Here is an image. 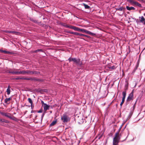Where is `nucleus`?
<instances>
[{
    "mask_svg": "<svg viewBox=\"0 0 145 145\" xmlns=\"http://www.w3.org/2000/svg\"><path fill=\"white\" fill-rule=\"evenodd\" d=\"M127 1L129 2L131 5H136L139 7H141V4L139 3L138 2L133 0H127Z\"/></svg>",
    "mask_w": 145,
    "mask_h": 145,
    "instance_id": "nucleus-1",
    "label": "nucleus"
},
{
    "mask_svg": "<svg viewBox=\"0 0 145 145\" xmlns=\"http://www.w3.org/2000/svg\"><path fill=\"white\" fill-rule=\"evenodd\" d=\"M72 61L74 63L77 65H79L80 66H81L82 65V62L80 61V60L79 59L72 58Z\"/></svg>",
    "mask_w": 145,
    "mask_h": 145,
    "instance_id": "nucleus-2",
    "label": "nucleus"
},
{
    "mask_svg": "<svg viewBox=\"0 0 145 145\" xmlns=\"http://www.w3.org/2000/svg\"><path fill=\"white\" fill-rule=\"evenodd\" d=\"M61 119L64 122H67L69 120V118L66 114H64L61 117Z\"/></svg>",
    "mask_w": 145,
    "mask_h": 145,
    "instance_id": "nucleus-3",
    "label": "nucleus"
},
{
    "mask_svg": "<svg viewBox=\"0 0 145 145\" xmlns=\"http://www.w3.org/2000/svg\"><path fill=\"white\" fill-rule=\"evenodd\" d=\"M133 93L132 91L129 95L126 100V101L129 102L132 100L133 99Z\"/></svg>",
    "mask_w": 145,
    "mask_h": 145,
    "instance_id": "nucleus-4",
    "label": "nucleus"
},
{
    "mask_svg": "<svg viewBox=\"0 0 145 145\" xmlns=\"http://www.w3.org/2000/svg\"><path fill=\"white\" fill-rule=\"evenodd\" d=\"M121 129V128H120L119 130L115 133V137L114 138H115L116 139L120 140V137L119 135V133H120V131Z\"/></svg>",
    "mask_w": 145,
    "mask_h": 145,
    "instance_id": "nucleus-5",
    "label": "nucleus"
},
{
    "mask_svg": "<svg viewBox=\"0 0 145 145\" xmlns=\"http://www.w3.org/2000/svg\"><path fill=\"white\" fill-rule=\"evenodd\" d=\"M69 28L73 29L75 31H80V28L75 26L70 25Z\"/></svg>",
    "mask_w": 145,
    "mask_h": 145,
    "instance_id": "nucleus-6",
    "label": "nucleus"
},
{
    "mask_svg": "<svg viewBox=\"0 0 145 145\" xmlns=\"http://www.w3.org/2000/svg\"><path fill=\"white\" fill-rule=\"evenodd\" d=\"M140 62V59L139 58L137 61V64H136V66H135V67L134 69V70H133V72H135V71H136V70L138 68V67L139 66Z\"/></svg>",
    "mask_w": 145,
    "mask_h": 145,
    "instance_id": "nucleus-7",
    "label": "nucleus"
},
{
    "mask_svg": "<svg viewBox=\"0 0 145 145\" xmlns=\"http://www.w3.org/2000/svg\"><path fill=\"white\" fill-rule=\"evenodd\" d=\"M119 140L116 139L115 138H114L113 141V145H118Z\"/></svg>",
    "mask_w": 145,
    "mask_h": 145,
    "instance_id": "nucleus-8",
    "label": "nucleus"
},
{
    "mask_svg": "<svg viewBox=\"0 0 145 145\" xmlns=\"http://www.w3.org/2000/svg\"><path fill=\"white\" fill-rule=\"evenodd\" d=\"M5 31L6 33H12L16 35H17L18 34V32H16L13 31L6 30Z\"/></svg>",
    "mask_w": 145,
    "mask_h": 145,
    "instance_id": "nucleus-9",
    "label": "nucleus"
},
{
    "mask_svg": "<svg viewBox=\"0 0 145 145\" xmlns=\"http://www.w3.org/2000/svg\"><path fill=\"white\" fill-rule=\"evenodd\" d=\"M7 72L8 73H11L12 74H18V71H10L9 70H7Z\"/></svg>",
    "mask_w": 145,
    "mask_h": 145,
    "instance_id": "nucleus-10",
    "label": "nucleus"
},
{
    "mask_svg": "<svg viewBox=\"0 0 145 145\" xmlns=\"http://www.w3.org/2000/svg\"><path fill=\"white\" fill-rule=\"evenodd\" d=\"M43 106L44 110L46 111L49 109V106L47 105L46 104H44V105H43Z\"/></svg>",
    "mask_w": 145,
    "mask_h": 145,
    "instance_id": "nucleus-11",
    "label": "nucleus"
},
{
    "mask_svg": "<svg viewBox=\"0 0 145 145\" xmlns=\"http://www.w3.org/2000/svg\"><path fill=\"white\" fill-rule=\"evenodd\" d=\"M140 22L143 23L145 20V19L143 16H140L139 17Z\"/></svg>",
    "mask_w": 145,
    "mask_h": 145,
    "instance_id": "nucleus-12",
    "label": "nucleus"
},
{
    "mask_svg": "<svg viewBox=\"0 0 145 145\" xmlns=\"http://www.w3.org/2000/svg\"><path fill=\"white\" fill-rule=\"evenodd\" d=\"M10 87L9 85L8 86L7 88V91H6L7 94L8 95H9L10 93Z\"/></svg>",
    "mask_w": 145,
    "mask_h": 145,
    "instance_id": "nucleus-13",
    "label": "nucleus"
},
{
    "mask_svg": "<svg viewBox=\"0 0 145 145\" xmlns=\"http://www.w3.org/2000/svg\"><path fill=\"white\" fill-rule=\"evenodd\" d=\"M126 8L128 10H134L135 8L133 7H129L128 6H127L126 7Z\"/></svg>",
    "mask_w": 145,
    "mask_h": 145,
    "instance_id": "nucleus-14",
    "label": "nucleus"
},
{
    "mask_svg": "<svg viewBox=\"0 0 145 145\" xmlns=\"http://www.w3.org/2000/svg\"><path fill=\"white\" fill-rule=\"evenodd\" d=\"M80 37H78L79 38L82 39L81 37H87L88 38H89V36H88L87 35H85L82 34H80L79 33V34L78 35Z\"/></svg>",
    "mask_w": 145,
    "mask_h": 145,
    "instance_id": "nucleus-15",
    "label": "nucleus"
},
{
    "mask_svg": "<svg viewBox=\"0 0 145 145\" xmlns=\"http://www.w3.org/2000/svg\"><path fill=\"white\" fill-rule=\"evenodd\" d=\"M126 91H123L122 92V95H123V99H125L126 96Z\"/></svg>",
    "mask_w": 145,
    "mask_h": 145,
    "instance_id": "nucleus-16",
    "label": "nucleus"
},
{
    "mask_svg": "<svg viewBox=\"0 0 145 145\" xmlns=\"http://www.w3.org/2000/svg\"><path fill=\"white\" fill-rule=\"evenodd\" d=\"M68 33H70V34H74V35H78L79 34V33H77V32H71V31H68Z\"/></svg>",
    "mask_w": 145,
    "mask_h": 145,
    "instance_id": "nucleus-17",
    "label": "nucleus"
},
{
    "mask_svg": "<svg viewBox=\"0 0 145 145\" xmlns=\"http://www.w3.org/2000/svg\"><path fill=\"white\" fill-rule=\"evenodd\" d=\"M40 74V72L37 71H32V74L38 75Z\"/></svg>",
    "mask_w": 145,
    "mask_h": 145,
    "instance_id": "nucleus-18",
    "label": "nucleus"
},
{
    "mask_svg": "<svg viewBox=\"0 0 145 145\" xmlns=\"http://www.w3.org/2000/svg\"><path fill=\"white\" fill-rule=\"evenodd\" d=\"M11 98L10 97L8 98H6L5 100V103H7L8 102H9L11 99Z\"/></svg>",
    "mask_w": 145,
    "mask_h": 145,
    "instance_id": "nucleus-19",
    "label": "nucleus"
},
{
    "mask_svg": "<svg viewBox=\"0 0 145 145\" xmlns=\"http://www.w3.org/2000/svg\"><path fill=\"white\" fill-rule=\"evenodd\" d=\"M85 33H86L87 34L92 35H95V34H94L93 33H92L91 32H90L89 31L86 30Z\"/></svg>",
    "mask_w": 145,
    "mask_h": 145,
    "instance_id": "nucleus-20",
    "label": "nucleus"
},
{
    "mask_svg": "<svg viewBox=\"0 0 145 145\" xmlns=\"http://www.w3.org/2000/svg\"><path fill=\"white\" fill-rule=\"evenodd\" d=\"M103 136V134H99L98 135V136H97L96 138L98 139H100Z\"/></svg>",
    "mask_w": 145,
    "mask_h": 145,
    "instance_id": "nucleus-21",
    "label": "nucleus"
},
{
    "mask_svg": "<svg viewBox=\"0 0 145 145\" xmlns=\"http://www.w3.org/2000/svg\"><path fill=\"white\" fill-rule=\"evenodd\" d=\"M62 25H63V26L65 27H66V28H69L70 25H68L66 24L65 23H63L62 24Z\"/></svg>",
    "mask_w": 145,
    "mask_h": 145,
    "instance_id": "nucleus-22",
    "label": "nucleus"
},
{
    "mask_svg": "<svg viewBox=\"0 0 145 145\" xmlns=\"http://www.w3.org/2000/svg\"><path fill=\"white\" fill-rule=\"evenodd\" d=\"M83 5L84 6L85 8L87 9H89V8L90 7L88 5L86 4H85L84 3L83 4Z\"/></svg>",
    "mask_w": 145,
    "mask_h": 145,
    "instance_id": "nucleus-23",
    "label": "nucleus"
},
{
    "mask_svg": "<svg viewBox=\"0 0 145 145\" xmlns=\"http://www.w3.org/2000/svg\"><path fill=\"white\" fill-rule=\"evenodd\" d=\"M10 118H10V119L11 120H13L15 121H17V119L16 117L13 116H11Z\"/></svg>",
    "mask_w": 145,
    "mask_h": 145,
    "instance_id": "nucleus-24",
    "label": "nucleus"
},
{
    "mask_svg": "<svg viewBox=\"0 0 145 145\" xmlns=\"http://www.w3.org/2000/svg\"><path fill=\"white\" fill-rule=\"evenodd\" d=\"M19 74H26V71H19Z\"/></svg>",
    "mask_w": 145,
    "mask_h": 145,
    "instance_id": "nucleus-25",
    "label": "nucleus"
},
{
    "mask_svg": "<svg viewBox=\"0 0 145 145\" xmlns=\"http://www.w3.org/2000/svg\"><path fill=\"white\" fill-rule=\"evenodd\" d=\"M40 51L42 52L43 51V50L42 49H38L37 50L34 51V53H37V52H40Z\"/></svg>",
    "mask_w": 145,
    "mask_h": 145,
    "instance_id": "nucleus-26",
    "label": "nucleus"
},
{
    "mask_svg": "<svg viewBox=\"0 0 145 145\" xmlns=\"http://www.w3.org/2000/svg\"><path fill=\"white\" fill-rule=\"evenodd\" d=\"M26 74H32V71H30L29 70L26 71Z\"/></svg>",
    "mask_w": 145,
    "mask_h": 145,
    "instance_id": "nucleus-27",
    "label": "nucleus"
},
{
    "mask_svg": "<svg viewBox=\"0 0 145 145\" xmlns=\"http://www.w3.org/2000/svg\"><path fill=\"white\" fill-rule=\"evenodd\" d=\"M123 9V7H120L119 8H116V10H118L120 11H122Z\"/></svg>",
    "mask_w": 145,
    "mask_h": 145,
    "instance_id": "nucleus-28",
    "label": "nucleus"
},
{
    "mask_svg": "<svg viewBox=\"0 0 145 145\" xmlns=\"http://www.w3.org/2000/svg\"><path fill=\"white\" fill-rule=\"evenodd\" d=\"M57 122L56 121H52V122L50 124V126H53L55 125Z\"/></svg>",
    "mask_w": 145,
    "mask_h": 145,
    "instance_id": "nucleus-29",
    "label": "nucleus"
},
{
    "mask_svg": "<svg viewBox=\"0 0 145 145\" xmlns=\"http://www.w3.org/2000/svg\"><path fill=\"white\" fill-rule=\"evenodd\" d=\"M108 68L110 70H112L114 69L115 68V67L114 66H112L109 67Z\"/></svg>",
    "mask_w": 145,
    "mask_h": 145,
    "instance_id": "nucleus-30",
    "label": "nucleus"
},
{
    "mask_svg": "<svg viewBox=\"0 0 145 145\" xmlns=\"http://www.w3.org/2000/svg\"><path fill=\"white\" fill-rule=\"evenodd\" d=\"M11 116V115L9 113H7V114H6V116H5L9 118H10Z\"/></svg>",
    "mask_w": 145,
    "mask_h": 145,
    "instance_id": "nucleus-31",
    "label": "nucleus"
},
{
    "mask_svg": "<svg viewBox=\"0 0 145 145\" xmlns=\"http://www.w3.org/2000/svg\"><path fill=\"white\" fill-rule=\"evenodd\" d=\"M125 99H122L121 102L120 104V105L121 107L122 106L123 104L124 103L125 101Z\"/></svg>",
    "mask_w": 145,
    "mask_h": 145,
    "instance_id": "nucleus-32",
    "label": "nucleus"
},
{
    "mask_svg": "<svg viewBox=\"0 0 145 145\" xmlns=\"http://www.w3.org/2000/svg\"><path fill=\"white\" fill-rule=\"evenodd\" d=\"M28 101L29 103H30L31 105H32L33 103V102L32 101L31 99L30 98H29L28 99Z\"/></svg>",
    "mask_w": 145,
    "mask_h": 145,
    "instance_id": "nucleus-33",
    "label": "nucleus"
},
{
    "mask_svg": "<svg viewBox=\"0 0 145 145\" xmlns=\"http://www.w3.org/2000/svg\"><path fill=\"white\" fill-rule=\"evenodd\" d=\"M86 30L84 29H81L80 28V31H82L83 33H85Z\"/></svg>",
    "mask_w": 145,
    "mask_h": 145,
    "instance_id": "nucleus-34",
    "label": "nucleus"
},
{
    "mask_svg": "<svg viewBox=\"0 0 145 145\" xmlns=\"http://www.w3.org/2000/svg\"><path fill=\"white\" fill-rule=\"evenodd\" d=\"M1 114L3 116H6V114H7V113L6 112H1Z\"/></svg>",
    "mask_w": 145,
    "mask_h": 145,
    "instance_id": "nucleus-35",
    "label": "nucleus"
},
{
    "mask_svg": "<svg viewBox=\"0 0 145 145\" xmlns=\"http://www.w3.org/2000/svg\"><path fill=\"white\" fill-rule=\"evenodd\" d=\"M23 79L24 80H29L31 79V78H24Z\"/></svg>",
    "mask_w": 145,
    "mask_h": 145,
    "instance_id": "nucleus-36",
    "label": "nucleus"
},
{
    "mask_svg": "<svg viewBox=\"0 0 145 145\" xmlns=\"http://www.w3.org/2000/svg\"><path fill=\"white\" fill-rule=\"evenodd\" d=\"M0 52H3L4 53H6V52H7V51L6 50H0Z\"/></svg>",
    "mask_w": 145,
    "mask_h": 145,
    "instance_id": "nucleus-37",
    "label": "nucleus"
},
{
    "mask_svg": "<svg viewBox=\"0 0 145 145\" xmlns=\"http://www.w3.org/2000/svg\"><path fill=\"white\" fill-rule=\"evenodd\" d=\"M11 53H12L10 52L7 51V52H6L5 54H11Z\"/></svg>",
    "mask_w": 145,
    "mask_h": 145,
    "instance_id": "nucleus-38",
    "label": "nucleus"
},
{
    "mask_svg": "<svg viewBox=\"0 0 145 145\" xmlns=\"http://www.w3.org/2000/svg\"><path fill=\"white\" fill-rule=\"evenodd\" d=\"M68 60L70 62L71 61H72V58H71V57L69 58L68 59Z\"/></svg>",
    "mask_w": 145,
    "mask_h": 145,
    "instance_id": "nucleus-39",
    "label": "nucleus"
},
{
    "mask_svg": "<svg viewBox=\"0 0 145 145\" xmlns=\"http://www.w3.org/2000/svg\"><path fill=\"white\" fill-rule=\"evenodd\" d=\"M136 22L137 24L139 23L140 22V20H138L137 19L136 20Z\"/></svg>",
    "mask_w": 145,
    "mask_h": 145,
    "instance_id": "nucleus-40",
    "label": "nucleus"
},
{
    "mask_svg": "<svg viewBox=\"0 0 145 145\" xmlns=\"http://www.w3.org/2000/svg\"><path fill=\"white\" fill-rule=\"evenodd\" d=\"M42 110H40L38 111V113H41L42 112Z\"/></svg>",
    "mask_w": 145,
    "mask_h": 145,
    "instance_id": "nucleus-41",
    "label": "nucleus"
},
{
    "mask_svg": "<svg viewBox=\"0 0 145 145\" xmlns=\"http://www.w3.org/2000/svg\"><path fill=\"white\" fill-rule=\"evenodd\" d=\"M41 103H42L43 105H44V104L45 103H44V102H43V101H41Z\"/></svg>",
    "mask_w": 145,
    "mask_h": 145,
    "instance_id": "nucleus-42",
    "label": "nucleus"
},
{
    "mask_svg": "<svg viewBox=\"0 0 145 145\" xmlns=\"http://www.w3.org/2000/svg\"><path fill=\"white\" fill-rule=\"evenodd\" d=\"M5 122L6 123H8V121L7 120H5Z\"/></svg>",
    "mask_w": 145,
    "mask_h": 145,
    "instance_id": "nucleus-43",
    "label": "nucleus"
},
{
    "mask_svg": "<svg viewBox=\"0 0 145 145\" xmlns=\"http://www.w3.org/2000/svg\"><path fill=\"white\" fill-rule=\"evenodd\" d=\"M5 120L4 119H2V122H5Z\"/></svg>",
    "mask_w": 145,
    "mask_h": 145,
    "instance_id": "nucleus-44",
    "label": "nucleus"
},
{
    "mask_svg": "<svg viewBox=\"0 0 145 145\" xmlns=\"http://www.w3.org/2000/svg\"><path fill=\"white\" fill-rule=\"evenodd\" d=\"M0 122H2V119H0Z\"/></svg>",
    "mask_w": 145,
    "mask_h": 145,
    "instance_id": "nucleus-45",
    "label": "nucleus"
},
{
    "mask_svg": "<svg viewBox=\"0 0 145 145\" xmlns=\"http://www.w3.org/2000/svg\"><path fill=\"white\" fill-rule=\"evenodd\" d=\"M135 104H136V103H135V104L133 106V108H134L135 107Z\"/></svg>",
    "mask_w": 145,
    "mask_h": 145,
    "instance_id": "nucleus-46",
    "label": "nucleus"
},
{
    "mask_svg": "<svg viewBox=\"0 0 145 145\" xmlns=\"http://www.w3.org/2000/svg\"><path fill=\"white\" fill-rule=\"evenodd\" d=\"M15 79H16V80H18V78L17 77L16 78H15Z\"/></svg>",
    "mask_w": 145,
    "mask_h": 145,
    "instance_id": "nucleus-47",
    "label": "nucleus"
},
{
    "mask_svg": "<svg viewBox=\"0 0 145 145\" xmlns=\"http://www.w3.org/2000/svg\"><path fill=\"white\" fill-rule=\"evenodd\" d=\"M43 116H44V115L43 114L42 115V117H43Z\"/></svg>",
    "mask_w": 145,
    "mask_h": 145,
    "instance_id": "nucleus-48",
    "label": "nucleus"
},
{
    "mask_svg": "<svg viewBox=\"0 0 145 145\" xmlns=\"http://www.w3.org/2000/svg\"><path fill=\"white\" fill-rule=\"evenodd\" d=\"M144 25H145V21H144Z\"/></svg>",
    "mask_w": 145,
    "mask_h": 145,
    "instance_id": "nucleus-49",
    "label": "nucleus"
},
{
    "mask_svg": "<svg viewBox=\"0 0 145 145\" xmlns=\"http://www.w3.org/2000/svg\"><path fill=\"white\" fill-rule=\"evenodd\" d=\"M144 16H145V13L144 14Z\"/></svg>",
    "mask_w": 145,
    "mask_h": 145,
    "instance_id": "nucleus-50",
    "label": "nucleus"
},
{
    "mask_svg": "<svg viewBox=\"0 0 145 145\" xmlns=\"http://www.w3.org/2000/svg\"><path fill=\"white\" fill-rule=\"evenodd\" d=\"M18 34H19H19H20V33H19V32Z\"/></svg>",
    "mask_w": 145,
    "mask_h": 145,
    "instance_id": "nucleus-51",
    "label": "nucleus"
}]
</instances>
